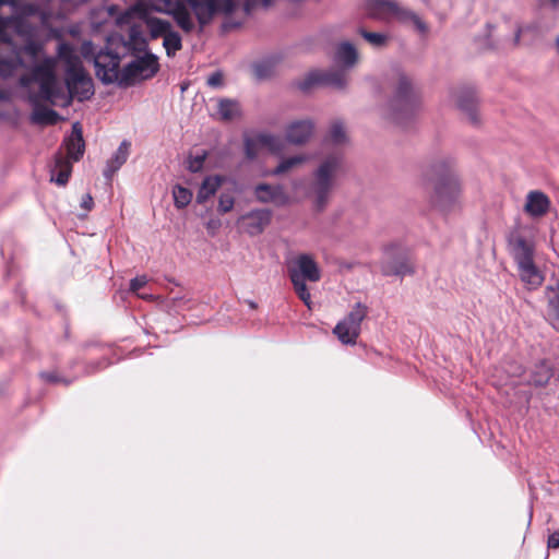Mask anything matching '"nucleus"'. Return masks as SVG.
Segmentation results:
<instances>
[{
	"label": "nucleus",
	"mask_w": 559,
	"mask_h": 559,
	"mask_svg": "<svg viewBox=\"0 0 559 559\" xmlns=\"http://www.w3.org/2000/svg\"><path fill=\"white\" fill-rule=\"evenodd\" d=\"M67 157L71 162H78L84 153V141L82 130L76 122L72 127V134L66 142Z\"/></svg>",
	"instance_id": "4be33fe9"
},
{
	"label": "nucleus",
	"mask_w": 559,
	"mask_h": 559,
	"mask_svg": "<svg viewBox=\"0 0 559 559\" xmlns=\"http://www.w3.org/2000/svg\"><path fill=\"white\" fill-rule=\"evenodd\" d=\"M551 377V368L546 362H539L531 372L530 383L535 386H544L549 382Z\"/></svg>",
	"instance_id": "cd10ccee"
},
{
	"label": "nucleus",
	"mask_w": 559,
	"mask_h": 559,
	"mask_svg": "<svg viewBox=\"0 0 559 559\" xmlns=\"http://www.w3.org/2000/svg\"><path fill=\"white\" fill-rule=\"evenodd\" d=\"M147 284V278L146 276H138V277H134L131 280L130 282V290L134 294H136L139 297L143 298V299H147V298H151V296H146V295H141L139 294L138 292L144 287L145 285Z\"/></svg>",
	"instance_id": "58836bf2"
},
{
	"label": "nucleus",
	"mask_w": 559,
	"mask_h": 559,
	"mask_svg": "<svg viewBox=\"0 0 559 559\" xmlns=\"http://www.w3.org/2000/svg\"><path fill=\"white\" fill-rule=\"evenodd\" d=\"M52 0H0V76L9 78L23 67L21 49L12 41V34L26 39L35 35L27 19L38 16L43 27L52 19Z\"/></svg>",
	"instance_id": "f03ea898"
},
{
	"label": "nucleus",
	"mask_w": 559,
	"mask_h": 559,
	"mask_svg": "<svg viewBox=\"0 0 559 559\" xmlns=\"http://www.w3.org/2000/svg\"><path fill=\"white\" fill-rule=\"evenodd\" d=\"M253 71H254L255 76L259 80H262V79L267 78L271 74V67L269 63H264V62L257 63L253 67Z\"/></svg>",
	"instance_id": "a19ab883"
},
{
	"label": "nucleus",
	"mask_w": 559,
	"mask_h": 559,
	"mask_svg": "<svg viewBox=\"0 0 559 559\" xmlns=\"http://www.w3.org/2000/svg\"><path fill=\"white\" fill-rule=\"evenodd\" d=\"M235 197L233 192L224 191L219 195L218 211L227 213L234 207Z\"/></svg>",
	"instance_id": "4c0bfd02"
},
{
	"label": "nucleus",
	"mask_w": 559,
	"mask_h": 559,
	"mask_svg": "<svg viewBox=\"0 0 559 559\" xmlns=\"http://www.w3.org/2000/svg\"><path fill=\"white\" fill-rule=\"evenodd\" d=\"M163 46L168 57L175 56V53L182 48L181 36L176 31H170L164 37Z\"/></svg>",
	"instance_id": "7c9ffc66"
},
{
	"label": "nucleus",
	"mask_w": 559,
	"mask_h": 559,
	"mask_svg": "<svg viewBox=\"0 0 559 559\" xmlns=\"http://www.w3.org/2000/svg\"><path fill=\"white\" fill-rule=\"evenodd\" d=\"M41 50V45L36 41H28L24 46V51L29 56L36 57Z\"/></svg>",
	"instance_id": "79ce46f5"
},
{
	"label": "nucleus",
	"mask_w": 559,
	"mask_h": 559,
	"mask_svg": "<svg viewBox=\"0 0 559 559\" xmlns=\"http://www.w3.org/2000/svg\"><path fill=\"white\" fill-rule=\"evenodd\" d=\"M554 5H557L559 0H550Z\"/></svg>",
	"instance_id": "603ef678"
},
{
	"label": "nucleus",
	"mask_w": 559,
	"mask_h": 559,
	"mask_svg": "<svg viewBox=\"0 0 559 559\" xmlns=\"http://www.w3.org/2000/svg\"><path fill=\"white\" fill-rule=\"evenodd\" d=\"M368 14L380 21L396 19L405 25H412L421 36H427L429 27L427 23L415 12L400 7L395 0H368Z\"/></svg>",
	"instance_id": "423d86ee"
},
{
	"label": "nucleus",
	"mask_w": 559,
	"mask_h": 559,
	"mask_svg": "<svg viewBox=\"0 0 559 559\" xmlns=\"http://www.w3.org/2000/svg\"><path fill=\"white\" fill-rule=\"evenodd\" d=\"M414 272V266L409 262V260L405 257L396 259V260H388L382 264V273L384 275H399L404 276L407 274H412Z\"/></svg>",
	"instance_id": "393cba45"
},
{
	"label": "nucleus",
	"mask_w": 559,
	"mask_h": 559,
	"mask_svg": "<svg viewBox=\"0 0 559 559\" xmlns=\"http://www.w3.org/2000/svg\"><path fill=\"white\" fill-rule=\"evenodd\" d=\"M206 84L212 88H221L224 85V75L221 71L211 73L206 79Z\"/></svg>",
	"instance_id": "ea45409f"
},
{
	"label": "nucleus",
	"mask_w": 559,
	"mask_h": 559,
	"mask_svg": "<svg viewBox=\"0 0 559 559\" xmlns=\"http://www.w3.org/2000/svg\"><path fill=\"white\" fill-rule=\"evenodd\" d=\"M530 27L528 26H525V27H518L516 31H515V34H514V38H513V44L514 45H518L520 43V38L522 36V34L526 31H528Z\"/></svg>",
	"instance_id": "de8ad7c7"
},
{
	"label": "nucleus",
	"mask_w": 559,
	"mask_h": 559,
	"mask_svg": "<svg viewBox=\"0 0 559 559\" xmlns=\"http://www.w3.org/2000/svg\"><path fill=\"white\" fill-rule=\"evenodd\" d=\"M97 78L105 84L119 82L121 84L120 57L109 50H100L94 58Z\"/></svg>",
	"instance_id": "4468645a"
},
{
	"label": "nucleus",
	"mask_w": 559,
	"mask_h": 559,
	"mask_svg": "<svg viewBox=\"0 0 559 559\" xmlns=\"http://www.w3.org/2000/svg\"><path fill=\"white\" fill-rule=\"evenodd\" d=\"M215 226H216V223H215V222H210V223L207 224V227H209V228H212V227H215Z\"/></svg>",
	"instance_id": "3c124183"
},
{
	"label": "nucleus",
	"mask_w": 559,
	"mask_h": 559,
	"mask_svg": "<svg viewBox=\"0 0 559 559\" xmlns=\"http://www.w3.org/2000/svg\"><path fill=\"white\" fill-rule=\"evenodd\" d=\"M546 319L556 329L559 330V280L545 287Z\"/></svg>",
	"instance_id": "f3484780"
},
{
	"label": "nucleus",
	"mask_w": 559,
	"mask_h": 559,
	"mask_svg": "<svg viewBox=\"0 0 559 559\" xmlns=\"http://www.w3.org/2000/svg\"><path fill=\"white\" fill-rule=\"evenodd\" d=\"M36 84L32 82L28 87H24L27 91V99L29 104L33 106V112L31 115V120L37 124H55L59 120V115L47 107L41 106V103L50 102L44 97H41V87L38 86V91L34 92L32 90V85Z\"/></svg>",
	"instance_id": "2eb2a0df"
},
{
	"label": "nucleus",
	"mask_w": 559,
	"mask_h": 559,
	"mask_svg": "<svg viewBox=\"0 0 559 559\" xmlns=\"http://www.w3.org/2000/svg\"><path fill=\"white\" fill-rule=\"evenodd\" d=\"M271 219V212L265 209L250 210L247 213V234H260Z\"/></svg>",
	"instance_id": "5701e85b"
},
{
	"label": "nucleus",
	"mask_w": 559,
	"mask_h": 559,
	"mask_svg": "<svg viewBox=\"0 0 559 559\" xmlns=\"http://www.w3.org/2000/svg\"><path fill=\"white\" fill-rule=\"evenodd\" d=\"M519 276L528 289L538 288L544 282V275L536 266L534 259L516 264Z\"/></svg>",
	"instance_id": "aec40b11"
},
{
	"label": "nucleus",
	"mask_w": 559,
	"mask_h": 559,
	"mask_svg": "<svg viewBox=\"0 0 559 559\" xmlns=\"http://www.w3.org/2000/svg\"><path fill=\"white\" fill-rule=\"evenodd\" d=\"M8 99V93L4 90L0 88V100Z\"/></svg>",
	"instance_id": "09e8293b"
},
{
	"label": "nucleus",
	"mask_w": 559,
	"mask_h": 559,
	"mask_svg": "<svg viewBox=\"0 0 559 559\" xmlns=\"http://www.w3.org/2000/svg\"><path fill=\"white\" fill-rule=\"evenodd\" d=\"M285 148L284 141L269 132H257L247 135V159L262 154L263 152L281 154Z\"/></svg>",
	"instance_id": "f8f14e48"
},
{
	"label": "nucleus",
	"mask_w": 559,
	"mask_h": 559,
	"mask_svg": "<svg viewBox=\"0 0 559 559\" xmlns=\"http://www.w3.org/2000/svg\"><path fill=\"white\" fill-rule=\"evenodd\" d=\"M182 1L185 3L180 2V1H173V0H153V9L158 12L171 15L173 19L175 20V22L177 23V25L183 32L190 33L194 28V22H193L192 15H191L189 9L187 8V5H189V8L192 10L193 13H195V12L188 1H186V0H182ZM218 10H219V0H217V9L215 10L212 17L206 23L201 24V22L198 21L199 24L201 25V27H203L204 25L210 23L211 20L214 17V15L218 12ZM194 15H197V14H194ZM195 17H198V16H195ZM197 20H199V19H197Z\"/></svg>",
	"instance_id": "6e6552de"
},
{
	"label": "nucleus",
	"mask_w": 559,
	"mask_h": 559,
	"mask_svg": "<svg viewBox=\"0 0 559 559\" xmlns=\"http://www.w3.org/2000/svg\"><path fill=\"white\" fill-rule=\"evenodd\" d=\"M341 173L342 158L338 155L326 157L313 171L310 195L316 211L322 212L328 206Z\"/></svg>",
	"instance_id": "20e7f679"
},
{
	"label": "nucleus",
	"mask_w": 559,
	"mask_h": 559,
	"mask_svg": "<svg viewBox=\"0 0 559 559\" xmlns=\"http://www.w3.org/2000/svg\"><path fill=\"white\" fill-rule=\"evenodd\" d=\"M159 69L157 57L146 52L135 58L121 70V84L131 85L136 81L147 80L154 76Z\"/></svg>",
	"instance_id": "1a4fd4ad"
},
{
	"label": "nucleus",
	"mask_w": 559,
	"mask_h": 559,
	"mask_svg": "<svg viewBox=\"0 0 559 559\" xmlns=\"http://www.w3.org/2000/svg\"><path fill=\"white\" fill-rule=\"evenodd\" d=\"M555 46H556L557 53L559 55V36L556 38Z\"/></svg>",
	"instance_id": "8fccbe9b"
},
{
	"label": "nucleus",
	"mask_w": 559,
	"mask_h": 559,
	"mask_svg": "<svg viewBox=\"0 0 559 559\" xmlns=\"http://www.w3.org/2000/svg\"><path fill=\"white\" fill-rule=\"evenodd\" d=\"M368 313V307L356 302L349 313L341 320L333 332L343 344H355L360 333L362 320Z\"/></svg>",
	"instance_id": "9d476101"
},
{
	"label": "nucleus",
	"mask_w": 559,
	"mask_h": 559,
	"mask_svg": "<svg viewBox=\"0 0 559 559\" xmlns=\"http://www.w3.org/2000/svg\"><path fill=\"white\" fill-rule=\"evenodd\" d=\"M450 159L435 163L430 171L437 177L433 190L429 195L432 209L448 214L461 207L462 188L457 176L452 171Z\"/></svg>",
	"instance_id": "7ed1b4c3"
},
{
	"label": "nucleus",
	"mask_w": 559,
	"mask_h": 559,
	"mask_svg": "<svg viewBox=\"0 0 559 559\" xmlns=\"http://www.w3.org/2000/svg\"><path fill=\"white\" fill-rule=\"evenodd\" d=\"M72 171V162L58 154L55 158V165L51 169V181L58 186H66Z\"/></svg>",
	"instance_id": "b1692460"
},
{
	"label": "nucleus",
	"mask_w": 559,
	"mask_h": 559,
	"mask_svg": "<svg viewBox=\"0 0 559 559\" xmlns=\"http://www.w3.org/2000/svg\"><path fill=\"white\" fill-rule=\"evenodd\" d=\"M94 205V201L91 194H84L81 200V207L85 211H91Z\"/></svg>",
	"instance_id": "a18cd8bd"
},
{
	"label": "nucleus",
	"mask_w": 559,
	"mask_h": 559,
	"mask_svg": "<svg viewBox=\"0 0 559 559\" xmlns=\"http://www.w3.org/2000/svg\"><path fill=\"white\" fill-rule=\"evenodd\" d=\"M273 0H247V12L257 5H262L263 8H267L272 4Z\"/></svg>",
	"instance_id": "c03bdc74"
},
{
	"label": "nucleus",
	"mask_w": 559,
	"mask_h": 559,
	"mask_svg": "<svg viewBox=\"0 0 559 559\" xmlns=\"http://www.w3.org/2000/svg\"><path fill=\"white\" fill-rule=\"evenodd\" d=\"M360 34L374 48H381L388 44L389 37L384 33H372L361 29Z\"/></svg>",
	"instance_id": "f704fd0d"
},
{
	"label": "nucleus",
	"mask_w": 559,
	"mask_h": 559,
	"mask_svg": "<svg viewBox=\"0 0 559 559\" xmlns=\"http://www.w3.org/2000/svg\"><path fill=\"white\" fill-rule=\"evenodd\" d=\"M129 148L130 143L128 141H122L114 155L107 160L103 175L108 181L112 179L114 175L127 162Z\"/></svg>",
	"instance_id": "412c9836"
},
{
	"label": "nucleus",
	"mask_w": 559,
	"mask_h": 559,
	"mask_svg": "<svg viewBox=\"0 0 559 559\" xmlns=\"http://www.w3.org/2000/svg\"><path fill=\"white\" fill-rule=\"evenodd\" d=\"M206 156H207V153L205 151H203L200 154L191 155L188 159V169L191 173L200 171L203 167Z\"/></svg>",
	"instance_id": "e433bc0d"
},
{
	"label": "nucleus",
	"mask_w": 559,
	"mask_h": 559,
	"mask_svg": "<svg viewBox=\"0 0 559 559\" xmlns=\"http://www.w3.org/2000/svg\"><path fill=\"white\" fill-rule=\"evenodd\" d=\"M547 545L549 548H559V531L548 536Z\"/></svg>",
	"instance_id": "49530a36"
},
{
	"label": "nucleus",
	"mask_w": 559,
	"mask_h": 559,
	"mask_svg": "<svg viewBox=\"0 0 559 559\" xmlns=\"http://www.w3.org/2000/svg\"><path fill=\"white\" fill-rule=\"evenodd\" d=\"M307 160V156L306 155H295V156H290L288 158H285L283 159L277 166L276 168H274L271 174L272 175H281V174H284V173H287L288 170L301 165L302 163H305Z\"/></svg>",
	"instance_id": "2f4dec72"
},
{
	"label": "nucleus",
	"mask_w": 559,
	"mask_h": 559,
	"mask_svg": "<svg viewBox=\"0 0 559 559\" xmlns=\"http://www.w3.org/2000/svg\"><path fill=\"white\" fill-rule=\"evenodd\" d=\"M457 106L466 112L468 116V119L473 123H477V116H476V100L474 95L467 94L465 96L460 97L457 100Z\"/></svg>",
	"instance_id": "473e14b6"
},
{
	"label": "nucleus",
	"mask_w": 559,
	"mask_h": 559,
	"mask_svg": "<svg viewBox=\"0 0 559 559\" xmlns=\"http://www.w3.org/2000/svg\"><path fill=\"white\" fill-rule=\"evenodd\" d=\"M329 140L333 144H342L346 141V131L342 122L335 121L332 123L329 132Z\"/></svg>",
	"instance_id": "c9c22d12"
},
{
	"label": "nucleus",
	"mask_w": 559,
	"mask_h": 559,
	"mask_svg": "<svg viewBox=\"0 0 559 559\" xmlns=\"http://www.w3.org/2000/svg\"><path fill=\"white\" fill-rule=\"evenodd\" d=\"M390 90L391 107L394 110L412 112L418 104L417 88L413 78L400 68L392 69L385 76Z\"/></svg>",
	"instance_id": "39448f33"
},
{
	"label": "nucleus",
	"mask_w": 559,
	"mask_h": 559,
	"mask_svg": "<svg viewBox=\"0 0 559 559\" xmlns=\"http://www.w3.org/2000/svg\"><path fill=\"white\" fill-rule=\"evenodd\" d=\"M40 377L50 383H58V382H64L66 384H69V381H66L61 378H59L55 372H43L40 373Z\"/></svg>",
	"instance_id": "37998d69"
},
{
	"label": "nucleus",
	"mask_w": 559,
	"mask_h": 559,
	"mask_svg": "<svg viewBox=\"0 0 559 559\" xmlns=\"http://www.w3.org/2000/svg\"><path fill=\"white\" fill-rule=\"evenodd\" d=\"M222 182L223 178L221 176L205 177L197 194L198 203H204L212 198L222 186Z\"/></svg>",
	"instance_id": "bb28decb"
},
{
	"label": "nucleus",
	"mask_w": 559,
	"mask_h": 559,
	"mask_svg": "<svg viewBox=\"0 0 559 559\" xmlns=\"http://www.w3.org/2000/svg\"><path fill=\"white\" fill-rule=\"evenodd\" d=\"M146 26L150 31L151 37L154 39L158 37L164 38L167 33L173 29L170 22L158 17H148L146 20Z\"/></svg>",
	"instance_id": "c756f323"
},
{
	"label": "nucleus",
	"mask_w": 559,
	"mask_h": 559,
	"mask_svg": "<svg viewBox=\"0 0 559 559\" xmlns=\"http://www.w3.org/2000/svg\"><path fill=\"white\" fill-rule=\"evenodd\" d=\"M240 104L238 102L222 98L218 100L217 114L224 121H229L240 114Z\"/></svg>",
	"instance_id": "c85d7f7f"
},
{
	"label": "nucleus",
	"mask_w": 559,
	"mask_h": 559,
	"mask_svg": "<svg viewBox=\"0 0 559 559\" xmlns=\"http://www.w3.org/2000/svg\"><path fill=\"white\" fill-rule=\"evenodd\" d=\"M19 82L21 87L35 82L41 87V97L52 106L68 107L74 98L84 102L94 95L93 79L74 47L64 41L58 45L56 57L44 58Z\"/></svg>",
	"instance_id": "f257e3e1"
},
{
	"label": "nucleus",
	"mask_w": 559,
	"mask_h": 559,
	"mask_svg": "<svg viewBox=\"0 0 559 559\" xmlns=\"http://www.w3.org/2000/svg\"><path fill=\"white\" fill-rule=\"evenodd\" d=\"M550 207L549 198L542 191H530L526 195L524 211L533 218L543 217Z\"/></svg>",
	"instance_id": "a211bd4d"
},
{
	"label": "nucleus",
	"mask_w": 559,
	"mask_h": 559,
	"mask_svg": "<svg viewBox=\"0 0 559 559\" xmlns=\"http://www.w3.org/2000/svg\"><path fill=\"white\" fill-rule=\"evenodd\" d=\"M348 82L344 71H311L302 80L297 82V87L302 92L310 91L313 86L325 85L336 90H343Z\"/></svg>",
	"instance_id": "ddd939ff"
},
{
	"label": "nucleus",
	"mask_w": 559,
	"mask_h": 559,
	"mask_svg": "<svg viewBox=\"0 0 559 559\" xmlns=\"http://www.w3.org/2000/svg\"><path fill=\"white\" fill-rule=\"evenodd\" d=\"M358 59L356 48L345 41L337 46L335 51V62L344 68H352Z\"/></svg>",
	"instance_id": "a878e982"
},
{
	"label": "nucleus",
	"mask_w": 559,
	"mask_h": 559,
	"mask_svg": "<svg viewBox=\"0 0 559 559\" xmlns=\"http://www.w3.org/2000/svg\"><path fill=\"white\" fill-rule=\"evenodd\" d=\"M174 203L177 209L186 207L192 200V192L179 185L173 189Z\"/></svg>",
	"instance_id": "72a5a7b5"
},
{
	"label": "nucleus",
	"mask_w": 559,
	"mask_h": 559,
	"mask_svg": "<svg viewBox=\"0 0 559 559\" xmlns=\"http://www.w3.org/2000/svg\"><path fill=\"white\" fill-rule=\"evenodd\" d=\"M525 230L524 225L516 224L508 236V248L515 264L534 259L535 242L526 236Z\"/></svg>",
	"instance_id": "9b49d317"
},
{
	"label": "nucleus",
	"mask_w": 559,
	"mask_h": 559,
	"mask_svg": "<svg viewBox=\"0 0 559 559\" xmlns=\"http://www.w3.org/2000/svg\"><path fill=\"white\" fill-rule=\"evenodd\" d=\"M314 124L310 119L296 120L285 129V139L295 145L305 144L313 134Z\"/></svg>",
	"instance_id": "dca6fc26"
},
{
	"label": "nucleus",
	"mask_w": 559,
	"mask_h": 559,
	"mask_svg": "<svg viewBox=\"0 0 559 559\" xmlns=\"http://www.w3.org/2000/svg\"><path fill=\"white\" fill-rule=\"evenodd\" d=\"M288 273L295 293L307 306L311 309V294L306 285V282H319L321 278V271L318 263L309 254H299L288 263Z\"/></svg>",
	"instance_id": "0eeeda50"
},
{
	"label": "nucleus",
	"mask_w": 559,
	"mask_h": 559,
	"mask_svg": "<svg viewBox=\"0 0 559 559\" xmlns=\"http://www.w3.org/2000/svg\"><path fill=\"white\" fill-rule=\"evenodd\" d=\"M254 194L259 201L264 203L270 202L276 205H283L288 202V197L281 186L262 183L255 187Z\"/></svg>",
	"instance_id": "6ab92c4d"
}]
</instances>
